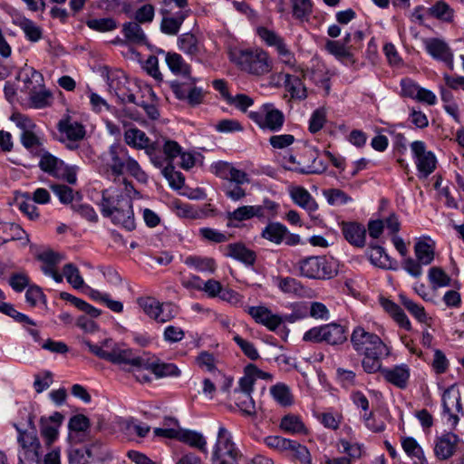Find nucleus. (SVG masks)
Masks as SVG:
<instances>
[{"label": "nucleus", "instance_id": "45", "mask_svg": "<svg viewBox=\"0 0 464 464\" xmlns=\"http://www.w3.org/2000/svg\"><path fill=\"white\" fill-rule=\"evenodd\" d=\"M316 420L326 429L335 430L339 429L342 421L343 415L341 412L334 410L328 409L323 412H318L314 414Z\"/></svg>", "mask_w": 464, "mask_h": 464}, {"label": "nucleus", "instance_id": "12", "mask_svg": "<svg viewBox=\"0 0 464 464\" xmlns=\"http://www.w3.org/2000/svg\"><path fill=\"white\" fill-rule=\"evenodd\" d=\"M248 117L261 129L278 131L284 125V113L273 104H264L258 110L250 111Z\"/></svg>", "mask_w": 464, "mask_h": 464}, {"label": "nucleus", "instance_id": "52", "mask_svg": "<svg viewBox=\"0 0 464 464\" xmlns=\"http://www.w3.org/2000/svg\"><path fill=\"white\" fill-rule=\"evenodd\" d=\"M164 425L166 427L155 428L153 430L154 435L157 437L178 440L180 430L179 421L173 418H167L165 419Z\"/></svg>", "mask_w": 464, "mask_h": 464}, {"label": "nucleus", "instance_id": "28", "mask_svg": "<svg viewBox=\"0 0 464 464\" xmlns=\"http://www.w3.org/2000/svg\"><path fill=\"white\" fill-rule=\"evenodd\" d=\"M63 420V416L59 412H54L49 418L41 419V434L46 444L50 445L57 440Z\"/></svg>", "mask_w": 464, "mask_h": 464}, {"label": "nucleus", "instance_id": "22", "mask_svg": "<svg viewBox=\"0 0 464 464\" xmlns=\"http://www.w3.org/2000/svg\"><path fill=\"white\" fill-rule=\"evenodd\" d=\"M139 358L141 362L140 364H131V367L137 368L138 372L141 369L148 370L155 374L157 378L177 377L180 375L179 369L174 363L160 362L157 360L149 362L141 357Z\"/></svg>", "mask_w": 464, "mask_h": 464}, {"label": "nucleus", "instance_id": "5", "mask_svg": "<svg viewBox=\"0 0 464 464\" xmlns=\"http://www.w3.org/2000/svg\"><path fill=\"white\" fill-rule=\"evenodd\" d=\"M436 243L430 237L423 236L416 239L414 254L416 259L406 257L403 260V269L413 277H420L423 271L422 266L430 265L435 257Z\"/></svg>", "mask_w": 464, "mask_h": 464}, {"label": "nucleus", "instance_id": "38", "mask_svg": "<svg viewBox=\"0 0 464 464\" xmlns=\"http://www.w3.org/2000/svg\"><path fill=\"white\" fill-rule=\"evenodd\" d=\"M280 428L290 434H307L308 430L300 416L286 414L280 422Z\"/></svg>", "mask_w": 464, "mask_h": 464}, {"label": "nucleus", "instance_id": "26", "mask_svg": "<svg viewBox=\"0 0 464 464\" xmlns=\"http://www.w3.org/2000/svg\"><path fill=\"white\" fill-rule=\"evenodd\" d=\"M289 196L293 202L298 207L306 210L312 215L318 209V204L312 197L310 192L301 186H293L289 188Z\"/></svg>", "mask_w": 464, "mask_h": 464}, {"label": "nucleus", "instance_id": "36", "mask_svg": "<svg viewBox=\"0 0 464 464\" xmlns=\"http://www.w3.org/2000/svg\"><path fill=\"white\" fill-rule=\"evenodd\" d=\"M269 392L273 400L282 407H290L294 404V395L290 387L284 382L272 385Z\"/></svg>", "mask_w": 464, "mask_h": 464}, {"label": "nucleus", "instance_id": "31", "mask_svg": "<svg viewBox=\"0 0 464 464\" xmlns=\"http://www.w3.org/2000/svg\"><path fill=\"white\" fill-rule=\"evenodd\" d=\"M276 285L285 295L295 297L308 296V290L301 284L300 281L294 277H277L276 278Z\"/></svg>", "mask_w": 464, "mask_h": 464}, {"label": "nucleus", "instance_id": "55", "mask_svg": "<svg viewBox=\"0 0 464 464\" xmlns=\"http://www.w3.org/2000/svg\"><path fill=\"white\" fill-rule=\"evenodd\" d=\"M286 454L295 458L302 464H313L312 457L308 449L295 440H292L291 446H289Z\"/></svg>", "mask_w": 464, "mask_h": 464}, {"label": "nucleus", "instance_id": "43", "mask_svg": "<svg viewBox=\"0 0 464 464\" xmlns=\"http://www.w3.org/2000/svg\"><path fill=\"white\" fill-rule=\"evenodd\" d=\"M292 5L293 17L301 23L308 22L312 14L314 4L312 0H289Z\"/></svg>", "mask_w": 464, "mask_h": 464}, {"label": "nucleus", "instance_id": "24", "mask_svg": "<svg viewBox=\"0 0 464 464\" xmlns=\"http://www.w3.org/2000/svg\"><path fill=\"white\" fill-rule=\"evenodd\" d=\"M382 375L384 380L399 389H405L411 377V369L406 363L383 368Z\"/></svg>", "mask_w": 464, "mask_h": 464}, {"label": "nucleus", "instance_id": "63", "mask_svg": "<svg viewBox=\"0 0 464 464\" xmlns=\"http://www.w3.org/2000/svg\"><path fill=\"white\" fill-rule=\"evenodd\" d=\"M124 428L130 435L135 434L140 438L146 437L150 430L149 425L141 423L135 419L127 420Z\"/></svg>", "mask_w": 464, "mask_h": 464}, {"label": "nucleus", "instance_id": "46", "mask_svg": "<svg viewBox=\"0 0 464 464\" xmlns=\"http://www.w3.org/2000/svg\"><path fill=\"white\" fill-rule=\"evenodd\" d=\"M368 256L371 263L375 266L384 269H390L392 266V260L382 246H371Z\"/></svg>", "mask_w": 464, "mask_h": 464}, {"label": "nucleus", "instance_id": "50", "mask_svg": "<svg viewBox=\"0 0 464 464\" xmlns=\"http://www.w3.org/2000/svg\"><path fill=\"white\" fill-rule=\"evenodd\" d=\"M429 14L446 23L453 21L454 10L443 0L436 2L431 7L429 8Z\"/></svg>", "mask_w": 464, "mask_h": 464}, {"label": "nucleus", "instance_id": "42", "mask_svg": "<svg viewBox=\"0 0 464 464\" xmlns=\"http://www.w3.org/2000/svg\"><path fill=\"white\" fill-rule=\"evenodd\" d=\"M442 409L462 411L461 398L456 384L450 385L442 393Z\"/></svg>", "mask_w": 464, "mask_h": 464}, {"label": "nucleus", "instance_id": "14", "mask_svg": "<svg viewBox=\"0 0 464 464\" xmlns=\"http://www.w3.org/2000/svg\"><path fill=\"white\" fill-rule=\"evenodd\" d=\"M14 428L18 432V459L38 460L41 444L36 433L34 431L22 430L16 424H14Z\"/></svg>", "mask_w": 464, "mask_h": 464}, {"label": "nucleus", "instance_id": "54", "mask_svg": "<svg viewBox=\"0 0 464 464\" xmlns=\"http://www.w3.org/2000/svg\"><path fill=\"white\" fill-rule=\"evenodd\" d=\"M327 203L331 206H343L353 201L352 198L338 188H329L323 191Z\"/></svg>", "mask_w": 464, "mask_h": 464}, {"label": "nucleus", "instance_id": "39", "mask_svg": "<svg viewBox=\"0 0 464 464\" xmlns=\"http://www.w3.org/2000/svg\"><path fill=\"white\" fill-rule=\"evenodd\" d=\"M233 401L244 416L254 417L256 414V403L252 394L234 392Z\"/></svg>", "mask_w": 464, "mask_h": 464}, {"label": "nucleus", "instance_id": "59", "mask_svg": "<svg viewBox=\"0 0 464 464\" xmlns=\"http://www.w3.org/2000/svg\"><path fill=\"white\" fill-rule=\"evenodd\" d=\"M53 101V95L50 91L43 89L34 92L30 95L31 106L34 109H43L50 106Z\"/></svg>", "mask_w": 464, "mask_h": 464}, {"label": "nucleus", "instance_id": "6", "mask_svg": "<svg viewBox=\"0 0 464 464\" xmlns=\"http://www.w3.org/2000/svg\"><path fill=\"white\" fill-rule=\"evenodd\" d=\"M234 59L242 70L255 75H264L272 71V60L263 49L241 50Z\"/></svg>", "mask_w": 464, "mask_h": 464}, {"label": "nucleus", "instance_id": "62", "mask_svg": "<svg viewBox=\"0 0 464 464\" xmlns=\"http://www.w3.org/2000/svg\"><path fill=\"white\" fill-rule=\"evenodd\" d=\"M62 163L63 160L49 153H45L41 157L39 166L43 171L49 173L53 177H55V173L57 171L56 169L60 168Z\"/></svg>", "mask_w": 464, "mask_h": 464}, {"label": "nucleus", "instance_id": "56", "mask_svg": "<svg viewBox=\"0 0 464 464\" xmlns=\"http://www.w3.org/2000/svg\"><path fill=\"white\" fill-rule=\"evenodd\" d=\"M292 440L277 435H270L264 438V443L269 449L280 453H286Z\"/></svg>", "mask_w": 464, "mask_h": 464}, {"label": "nucleus", "instance_id": "35", "mask_svg": "<svg viewBox=\"0 0 464 464\" xmlns=\"http://www.w3.org/2000/svg\"><path fill=\"white\" fill-rule=\"evenodd\" d=\"M381 304L382 308L393 318L400 327L410 331L411 328V322L403 310L392 300L382 298Z\"/></svg>", "mask_w": 464, "mask_h": 464}, {"label": "nucleus", "instance_id": "49", "mask_svg": "<svg viewBox=\"0 0 464 464\" xmlns=\"http://www.w3.org/2000/svg\"><path fill=\"white\" fill-rule=\"evenodd\" d=\"M285 85L293 98L303 100L306 98L307 92L299 77L286 73L285 75Z\"/></svg>", "mask_w": 464, "mask_h": 464}, {"label": "nucleus", "instance_id": "32", "mask_svg": "<svg viewBox=\"0 0 464 464\" xmlns=\"http://www.w3.org/2000/svg\"><path fill=\"white\" fill-rule=\"evenodd\" d=\"M256 34L264 44L274 48L276 54L282 53L283 50L288 47L285 40L274 30L268 29L265 26H259L256 28Z\"/></svg>", "mask_w": 464, "mask_h": 464}, {"label": "nucleus", "instance_id": "41", "mask_svg": "<svg viewBox=\"0 0 464 464\" xmlns=\"http://www.w3.org/2000/svg\"><path fill=\"white\" fill-rule=\"evenodd\" d=\"M184 264L202 273H213L217 267L213 258L202 256H188L185 258Z\"/></svg>", "mask_w": 464, "mask_h": 464}, {"label": "nucleus", "instance_id": "29", "mask_svg": "<svg viewBox=\"0 0 464 464\" xmlns=\"http://www.w3.org/2000/svg\"><path fill=\"white\" fill-rule=\"evenodd\" d=\"M342 232L351 245L357 247L365 246L366 229L362 225L356 222L343 223Z\"/></svg>", "mask_w": 464, "mask_h": 464}, {"label": "nucleus", "instance_id": "20", "mask_svg": "<svg viewBox=\"0 0 464 464\" xmlns=\"http://www.w3.org/2000/svg\"><path fill=\"white\" fill-rule=\"evenodd\" d=\"M212 173L217 177L227 180L229 183L243 185L249 182L247 174L227 161L214 162L210 166Z\"/></svg>", "mask_w": 464, "mask_h": 464}, {"label": "nucleus", "instance_id": "30", "mask_svg": "<svg viewBox=\"0 0 464 464\" xmlns=\"http://www.w3.org/2000/svg\"><path fill=\"white\" fill-rule=\"evenodd\" d=\"M254 217L263 218L264 217V208L260 205H253V206H242L237 208L232 212L227 213L228 223L227 227H236L237 225L233 224V221H244L248 220Z\"/></svg>", "mask_w": 464, "mask_h": 464}, {"label": "nucleus", "instance_id": "47", "mask_svg": "<svg viewBox=\"0 0 464 464\" xmlns=\"http://www.w3.org/2000/svg\"><path fill=\"white\" fill-rule=\"evenodd\" d=\"M17 25L24 32L27 40L36 43L42 39L43 30L34 21L22 17L17 20Z\"/></svg>", "mask_w": 464, "mask_h": 464}, {"label": "nucleus", "instance_id": "37", "mask_svg": "<svg viewBox=\"0 0 464 464\" xmlns=\"http://www.w3.org/2000/svg\"><path fill=\"white\" fill-rule=\"evenodd\" d=\"M173 89L179 100H187L190 105H198L203 101L204 92L202 88L191 87L188 89L184 84H177Z\"/></svg>", "mask_w": 464, "mask_h": 464}, {"label": "nucleus", "instance_id": "3", "mask_svg": "<svg viewBox=\"0 0 464 464\" xmlns=\"http://www.w3.org/2000/svg\"><path fill=\"white\" fill-rule=\"evenodd\" d=\"M82 343L95 356L115 364L131 367V364H140L141 362L139 356H136L132 350L125 348L111 338L104 339L99 343H92L89 340H83Z\"/></svg>", "mask_w": 464, "mask_h": 464}, {"label": "nucleus", "instance_id": "27", "mask_svg": "<svg viewBox=\"0 0 464 464\" xmlns=\"http://www.w3.org/2000/svg\"><path fill=\"white\" fill-rule=\"evenodd\" d=\"M224 256L252 266L256 262V253L242 243L229 244L223 248Z\"/></svg>", "mask_w": 464, "mask_h": 464}, {"label": "nucleus", "instance_id": "57", "mask_svg": "<svg viewBox=\"0 0 464 464\" xmlns=\"http://www.w3.org/2000/svg\"><path fill=\"white\" fill-rule=\"evenodd\" d=\"M339 444L342 447V452L347 454V458L351 459L352 462L359 459L363 454V444L349 441L344 439L340 440Z\"/></svg>", "mask_w": 464, "mask_h": 464}, {"label": "nucleus", "instance_id": "17", "mask_svg": "<svg viewBox=\"0 0 464 464\" xmlns=\"http://www.w3.org/2000/svg\"><path fill=\"white\" fill-rule=\"evenodd\" d=\"M426 52L436 61L445 63L450 70L454 67V53L443 39L428 38L423 41Z\"/></svg>", "mask_w": 464, "mask_h": 464}, {"label": "nucleus", "instance_id": "9", "mask_svg": "<svg viewBox=\"0 0 464 464\" xmlns=\"http://www.w3.org/2000/svg\"><path fill=\"white\" fill-rule=\"evenodd\" d=\"M140 309L150 319L164 324L175 318L179 307L172 303H160L152 296H141L137 299Z\"/></svg>", "mask_w": 464, "mask_h": 464}, {"label": "nucleus", "instance_id": "40", "mask_svg": "<svg viewBox=\"0 0 464 464\" xmlns=\"http://www.w3.org/2000/svg\"><path fill=\"white\" fill-rule=\"evenodd\" d=\"M63 278L66 279L67 283L76 290H82L89 288L81 275L79 268L72 263H67L63 267Z\"/></svg>", "mask_w": 464, "mask_h": 464}, {"label": "nucleus", "instance_id": "51", "mask_svg": "<svg viewBox=\"0 0 464 464\" xmlns=\"http://www.w3.org/2000/svg\"><path fill=\"white\" fill-rule=\"evenodd\" d=\"M5 233L6 237H0V245L7 243L9 241L20 240L24 246L29 243V238L25 231L17 224H8L5 226Z\"/></svg>", "mask_w": 464, "mask_h": 464}, {"label": "nucleus", "instance_id": "33", "mask_svg": "<svg viewBox=\"0 0 464 464\" xmlns=\"http://www.w3.org/2000/svg\"><path fill=\"white\" fill-rule=\"evenodd\" d=\"M178 440L203 453L208 452V442L205 436L198 431L182 429L180 427Z\"/></svg>", "mask_w": 464, "mask_h": 464}, {"label": "nucleus", "instance_id": "8", "mask_svg": "<svg viewBox=\"0 0 464 464\" xmlns=\"http://www.w3.org/2000/svg\"><path fill=\"white\" fill-rule=\"evenodd\" d=\"M346 340L345 327L336 323L312 327L303 335L304 342L325 343L329 345H340Z\"/></svg>", "mask_w": 464, "mask_h": 464}, {"label": "nucleus", "instance_id": "53", "mask_svg": "<svg viewBox=\"0 0 464 464\" xmlns=\"http://www.w3.org/2000/svg\"><path fill=\"white\" fill-rule=\"evenodd\" d=\"M86 25L96 32L106 33L117 28V22L111 17L92 18L86 21Z\"/></svg>", "mask_w": 464, "mask_h": 464}, {"label": "nucleus", "instance_id": "4", "mask_svg": "<svg viewBox=\"0 0 464 464\" xmlns=\"http://www.w3.org/2000/svg\"><path fill=\"white\" fill-rule=\"evenodd\" d=\"M241 458V450L234 441L231 431L219 425L211 450V464H238Z\"/></svg>", "mask_w": 464, "mask_h": 464}, {"label": "nucleus", "instance_id": "10", "mask_svg": "<svg viewBox=\"0 0 464 464\" xmlns=\"http://www.w3.org/2000/svg\"><path fill=\"white\" fill-rule=\"evenodd\" d=\"M299 274L309 279H328L333 277L336 270L333 262L325 256H308L300 259L296 263Z\"/></svg>", "mask_w": 464, "mask_h": 464}, {"label": "nucleus", "instance_id": "16", "mask_svg": "<svg viewBox=\"0 0 464 464\" xmlns=\"http://www.w3.org/2000/svg\"><path fill=\"white\" fill-rule=\"evenodd\" d=\"M245 312L258 324L265 326L269 331L275 332L284 323L283 316L275 314L265 304L246 306Z\"/></svg>", "mask_w": 464, "mask_h": 464}, {"label": "nucleus", "instance_id": "18", "mask_svg": "<svg viewBox=\"0 0 464 464\" xmlns=\"http://www.w3.org/2000/svg\"><path fill=\"white\" fill-rule=\"evenodd\" d=\"M58 130L61 134V140L68 142L67 147L71 150L77 148V142L85 136V128L80 122L66 117L58 123Z\"/></svg>", "mask_w": 464, "mask_h": 464}, {"label": "nucleus", "instance_id": "25", "mask_svg": "<svg viewBox=\"0 0 464 464\" xmlns=\"http://www.w3.org/2000/svg\"><path fill=\"white\" fill-rule=\"evenodd\" d=\"M189 10H179L170 13L167 9H162L163 18L160 23V30L165 34L175 35L179 33L181 24L189 14Z\"/></svg>", "mask_w": 464, "mask_h": 464}, {"label": "nucleus", "instance_id": "44", "mask_svg": "<svg viewBox=\"0 0 464 464\" xmlns=\"http://www.w3.org/2000/svg\"><path fill=\"white\" fill-rule=\"evenodd\" d=\"M165 61L168 67L174 74L186 76L190 73V66L179 53H167Z\"/></svg>", "mask_w": 464, "mask_h": 464}, {"label": "nucleus", "instance_id": "7", "mask_svg": "<svg viewBox=\"0 0 464 464\" xmlns=\"http://www.w3.org/2000/svg\"><path fill=\"white\" fill-rule=\"evenodd\" d=\"M351 343L359 354H390V349L382 340L361 325L353 328Z\"/></svg>", "mask_w": 464, "mask_h": 464}, {"label": "nucleus", "instance_id": "23", "mask_svg": "<svg viewBox=\"0 0 464 464\" xmlns=\"http://www.w3.org/2000/svg\"><path fill=\"white\" fill-rule=\"evenodd\" d=\"M179 49L192 60L201 62L205 57L206 49L204 45L192 34H183L178 38Z\"/></svg>", "mask_w": 464, "mask_h": 464}, {"label": "nucleus", "instance_id": "58", "mask_svg": "<svg viewBox=\"0 0 464 464\" xmlns=\"http://www.w3.org/2000/svg\"><path fill=\"white\" fill-rule=\"evenodd\" d=\"M428 277L430 284L435 287H445L450 285V277L440 267L430 268Z\"/></svg>", "mask_w": 464, "mask_h": 464}, {"label": "nucleus", "instance_id": "19", "mask_svg": "<svg viewBox=\"0 0 464 464\" xmlns=\"http://www.w3.org/2000/svg\"><path fill=\"white\" fill-rule=\"evenodd\" d=\"M41 262L40 269L44 276L53 278L56 283L63 281V276L59 272L58 266L64 259V256L53 250H44L37 256Z\"/></svg>", "mask_w": 464, "mask_h": 464}, {"label": "nucleus", "instance_id": "48", "mask_svg": "<svg viewBox=\"0 0 464 464\" xmlns=\"http://www.w3.org/2000/svg\"><path fill=\"white\" fill-rule=\"evenodd\" d=\"M122 33L124 37L134 44H145L147 37L142 28L136 22H129L123 24Z\"/></svg>", "mask_w": 464, "mask_h": 464}, {"label": "nucleus", "instance_id": "15", "mask_svg": "<svg viewBox=\"0 0 464 464\" xmlns=\"http://www.w3.org/2000/svg\"><path fill=\"white\" fill-rule=\"evenodd\" d=\"M124 140L131 148L138 150H146L147 154L150 157L154 165H161V162L156 157L157 148L160 145V141L150 143V139L146 133L138 128H130L124 132Z\"/></svg>", "mask_w": 464, "mask_h": 464}, {"label": "nucleus", "instance_id": "34", "mask_svg": "<svg viewBox=\"0 0 464 464\" xmlns=\"http://www.w3.org/2000/svg\"><path fill=\"white\" fill-rule=\"evenodd\" d=\"M401 445L406 455L411 458L414 464H428L421 446L412 437H402Z\"/></svg>", "mask_w": 464, "mask_h": 464}, {"label": "nucleus", "instance_id": "2", "mask_svg": "<svg viewBox=\"0 0 464 464\" xmlns=\"http://www.w3.org/2000/svg\"><path fill=\"white\" fill-rule=\"evenodd\" d=\"M123 186L124 193L112 188L106 189L102 193L101 211L112 223L130 231L135 228L131 193L138 194V192L126 179H123Z\"/></svg>", "mask_w": 464, "mask_h": 464}, {"label": "nucleus", "instance_id": "61", "mask_svg": "<svg viewBox=\"0 0 464 464\" xmlns=\"http://www.w3.org/2000/svg\"><path fill=\"white\" fill-rule=\"evenodd\" d=\"M365 427L372 432H382L385 430L386 424L380 417L374 415L372 412H363L362 414Z\"/></svg>", "mask_w": 464, "mask_h": 464}, {"label": "nucleus", "instance_id": "1", "mask_svg": "<svg viewBox=\"0 0 464 464\" xmlns=\"http://www.w3.org/2000/svg\"><path fill=\"white\" fill-rule=\"evenodd\" d=\"M100 170L108 179L121 181L124 172L129 173L140 183H146L148 176L139 162L130 156L128 150L120 143L111 144L99 158Z\"/></svg>", "mask_w": 464, "mask_h": 464}, {"label": "nucleus", "instance_id": "13", "mask_svg": "<svg viewBox=\"0 0 464 464\" xmlns=\"http://www.w3.org/2000/svg\"><path fill=\"white\" fill-rule=\"evenodd\" d=\"M260 237L276 246L283 243L290 246L303 244L299 235L291 233L284 224L278 221L268 222L262 228Z\"/></svg>", "mask_w": 464, "mask_h": 464}, {"label": "nucleus", "instance_id": "11", "mask_svg": "<svg viewBox=\"0 0 464 464\" xmlns=\"http://www.w3.org/2000/svg\"><path fill=\"white\" fill-rule=\"evenodd\" d=\"M412 160L415 163L418 177L426 179L437 168V158L422 140H414L410 144Z\"/></svg>", "mask_w": 464, "mask_h": 464}, {"label": "nucleus", "instance_id": "60", "mask_svg": "<svg viewBox=\"0 0 464 464\" xmlns=\"http://www.w3.org/2000/svg\"><path fill=\"white\" fill-rule=\"evenodd\" d=\"M288 169L302 174H320L327 169V165L320 158H315L311 165L306 167L288 166Z\"/></svg>", "mask_w": 464, "mask_h": 464}, {"label": "nucleus", "instance_id": "64", "mask_svg": "<svg viewBox=\"0 0 464 464\" xmlns=\"http://www.w3.org/2000/svg\"><path fill=\"white\" fill-rule=\"evenodd\" d=\"M198 235L203 239L212 243H223L228 240V236L226 233L210 227L199 228Z\"/></svg>", "mask_w": 464, "mask_h": 464}, {"label": "nucleus", "instance_id": "21", "mask_svg": "<svg viewBox=\"0 0 464 464\" xmlns=\"http://www.w3.org/2000/svg\"><path fill=\"white\" fill-rule=\"evenodd\" d=\"M462 444L463 442L455 433L447 432L436 439L434 454L440 460L448 459Z\"/></svg>", "mask_w": 464, "mask_h": 464}]
</instances>
